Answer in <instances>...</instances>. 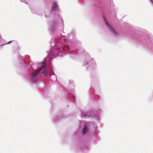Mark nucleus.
Segmentation results:
<instances>
[{
	"instance_id": "nucleus-5",
	"label": "nucleus",
	"mask_w": 153,
	"mask_h": 153,
	"mask_svg": "<svg viewBox=\"0 0 153 153\" xmlns=\"http://www.w3.org/2000/svg\"><path fill=\"white\" fill-rule=\"evenodd\" d=\"M88 131V128L87 126H85L82 130V133L85 134Z\"/></svg>"
},
{
	"instance_id": "nucleus-4",
	"label": "nucleus",
	"mask_w": 153,
	"mask_h": 153,
	"mask_svg": "<svg viewBox=\"0 0 153 153\" xmlns=\"http://www.w3.org/2000/svg\"><path fill=\"white\" fill-rule=\"evenodd\" d=\"M43 74L46 76H49L50 74V72H48L47 70H44L43 72Z\"/></svg>"
},
{
	"instance_id": "nucleus-3",
	"label": "nucleus",
	"mask_w": 153,
	"mask_h": 153,
	"mask_svg": "<svg viewBox=\"0 0 153 153\" xmlns=\"http://www.w3.org/2000/svg\"><path fill=\"white\" fill-rule=\"evenodd\" d=\"M58 9V6L56 2H54L52 7V9L53 11L56 10Z\"/></svg>"
},
{
	"instance_id": "nucleus-2",
	"label": "nucleus",
	"mask_w": 153,
	"mask_h": 153,
	"mask_svg": "<svg viewBox=\"0 0 153 153\" xmlns=\"http://www.w3.org/2000/svg\"><path fill=\"white\" fill-rule=\"evenodd\" d=\"M105 23L109 28L110 30L111 31L112 33H113L114 35H116L117 34V33L116 31L105 20Z\"/></svg>"
},
{
	"instance_id": "nucleus-1",
	"label": "nucleus",
	"mask_w": 153,
	"mask_h": 153,
	"mask_svg": "<svg viewBox=\"0 0 153 153\" xmlns=\"http://www.w3.org/2000/svg\"><path fill=\"white\" fill-rule=\"evenodd\" d=\"M40 65V68H38L33 74L32 76L33 77H35L37 76L39 71L42 68H45L46 67L45 62H42L41 64H39Z\"/></svg>"
},
{
	"instance_id": "nucleus-6",
	"label": "nucleus",
	"mask_w": 153,
	"mask_h": 153,
	"mask_svg": "<svg viewBox=\"0 0 153 153\" xmlns=\"http://www.w3.org/2000/svg\"><path fill=\"white\" fill-rule=\"evenodd\" d=\"M39 84H40V83H42V84H43V82H39Z\"/></svg>"
}]
</instances>
